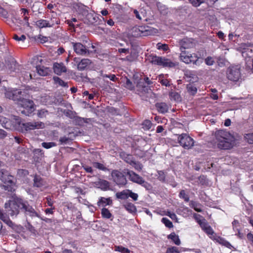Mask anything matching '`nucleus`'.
<instances>
[{"instance_id": "f704fd0d", "label": "nucleus", "mask_w": 253, "mask_h": 253, "mask_svg": "<svg viewBox=\"0 0 253 253\" xmlns=\"http://www.w3.org/2000/svg\"><path fill=\"white\" fill-rule=\"evenodd\" d=\"M22 77L23 78V80L24 81H27L32 79V75L26 71L21 72V76H19V78H21Z\"/></svg>"}, {"instance_id": "b1692460", "label": "nucleus", "mask_w": 253, "mask_h": 253, "mask_svg": "<svg viewBox=\"0 0 253 253\" xmlns=\"http://www.w3.org/2000/svg\"><path fill=\"white\" fill-rule=\"evenodd\" d=\"M112 200L111 198L100 197L97 202V205L98 206L104 207L106 205H112Z\"/></svg>"}, {"instance_id": "3c124183", "label": "nucleus", "mask_w": 253, "mask_h": 253, "mask_svg": "<svg viewBox=\"0 0 253 253\" xmlns=\"http://www.w3.org/2000/svg\"><path fill=\"white\" fill-rule=\"evenodd\" d=\"M129 197L132 198L134 201H136L138 199V195L137 194L133 193L131 190H129L128 192Z\"/></svg>"}, {"instance_id": "20e7f679", "label": "nucleus", "mask_w": 253, "mask_h": 253, "mask_svg": "<svg viewBox=\"0 0 253 253\" xmlns=\"http://www.w3.org/2000/svg\"><path fill=\"white\" fill-rule=\"evenodd\" d=\"M215 136L219 149L227 150L232 147L234 137L229 132L223 129L219 130L215 132Z\"/></svg>"}, {"instance_id": "393cba45", "label": "nucleus", "mask_w": 253, "mask_h": 253, "mask_svg": "<svg viewBox=\"0 0 253 253\" xmlns=\"http://www.w3.org/2000/svg\"><path fill=\"white\" fill-rule=\"evenodd\" d=\"M36 70L39 75L42 76H45L47 75L50 71L49 68L41 66H37L36 67Z\"/></svg>"}, {"instance_id": "a19ab883", "label": "nucleus", "mask_w": 253, "mask_h": 253, "mask_svg": "<svg viewBox=\"0 0 253 253\" xmlns=\"http://www.w3.org/2000/svg\"><path fill=\"white\" fill-rule=\"evenodd\" d=\"M194 6H199L201 3H204L205 0H188Z\"/></svg>"}, {"instance_id": "412c9836", "label": "nucleus", "mask_w": 253, "mask_h": 253, "mask_svg": "<svg viewBox=\"0 0 253 253\" xmlns=\"http://www.w3.org/2000/svg\"><path fill=\"white\" fill-rule=\"evenodd\" d=\"M74 119L76 124L81 126H83L84 123H89L92 120L90 118H84L78 116L74 117Z\"/></svg>"}, {"instance_id": "cd10ccee", "label": "nucleus", "mask_w": 253, "mask_h": 253, "mask_svg": "<svg viewBox=\"0 0 253 253\" xmlns=\"http://www.w3.org/2000/svg\"><path fill=\"white\" fill-rule=\"evenodd\" d=\"M123 206L130 213L135 212L136 211V207L131 203H126Z\"/></svg>"}, {"instance_id": "37998d69", "label": "nucleus", "mask_w": 253, "mask_h": 253, "mask_svg": "<svg viewBox=\"0 0 253 253\" xmlns=\"http://www.w3.org/2000/svg\"><path fill=\"white\" fill-rule=\"evenodd\" d=\"M179 197L184 200L186 202L189 201V198L188 195H187L184 190H181L179 193Z\"/></svg>"}, {"instance_id": "5fc2aeb1", "label": "nucleus", "mask_w": 253, "mask_h": 253, "mask_svg": "<svg viewBox=\"0 0 253 253\" xmlns=\"http://www.w3.org/2000/svg\"><path fill=\"white\" fill-rule=\"evenodd\" d=\"M13 39L17 41L24 42L26 39V36L24 35H22L20 37H19L17 35H14L13 36Z\"/></svg>"}, {"instance_id": "ea45409f", "label": "nucleus", "mask_w": 253, "mask_h": 253, "mask_svg": "<svg viewBox=\"0 0 253 253\" xmlns=\"http://www.w3.org/2000/svg\"><path fill=\"white\" fill-rule=\"evenodd\" d=\"M162 222L165 224L166 226L169 228H171L173 227L172 223L168 218L163 217L162 219Z\"/></svg>"}, {"instance_id": "bb28decb", "label": "nucleus", "mask_w": 253, "mask_h": 253, "mask_svg": "<svg viewBox=\"0 0 253 253\" xmlns=\"http://www.w3.org/2000/svg\"><path fill=\"white\" fill-rule=\"evenodd\" d=\"M36 25L40 28L52 27V25H50L47 21L43 19L37 21L36 22Z\"/></svg>"}, {"instance_id": "49530a36", "label": "nucleus", "mask_w": 253, "mask_h": 253, "mask_svg": "<svg viewBox=\"0 0 253 253\" xmlns=\"http://www.w3.org/2000/svg\"><path fill=\"white\" fill-rule=\"evenodd\" d=\"M193 217L199 224L203 221V219H205L202 216L196 213H194Z\"/></svg>"}, {"instance_id": "f03ea898", "label": "nucleus", "mask_w": 253, "mask_h": 253, "mask_svg": "<svg viewBox=\"0 0 253 253\" xmlns=\"http://www.w3.org/2000/svg\"><path fill=\"white\" fill-rule=\"evenodd\" d=\"M14 120L15 125L11 124V122L8 119L3 118H0V124L2 127L6 129H12L20 127L21 131L23 132L34 130L35 129L43 128L44 127V124L41 122H30L21 123L19 117L14 116Z\"/></svg>"}, {"instance_id": "bf43d9fd", "label": "nucleus", "mask_w": 253, "mask_h": 253, "mask_svg": "<svg viewBox=\"0 0 253 253\" xmlns=\"http://www.w3.org/2000/svg\"><path fill=\"white\" fill-rule=\"evenodd\" d=\"M70 139L68 137L66 136L61 137L59 139V141L61 144H67L69 142Z\"/></svg>"}, {"instance_id": "680f3d73", "label": "nucleus", "mask_w": 253, "mask_h": 253, "mask_svg": "<svg viewBox=\"0 0 253 253\" xmlns=\"http://www.w3.org/2000/svg\"><path fill=\"white\" fill-rule=\"evenodd\" d=\"M208 235H212L214 232L210 226H209L204 230Z\"/></svg>"}, {"instance_id": "0e129e2a", "label": "nucleus", "mask_w": 253, "mask_h": 253, "mask_svg": "<svg viewBox=\"0 0 253 253\" xmlns=\"http://www.w3.org/2000/svg\"><path fill=\"white\" fill-rule=\"evenodd\" d=\"M247 239L253 247V234L251 233H248L247 234Z\"/></svg>"}, {"instance_id": "4d7b16f0", "label": "nucleus", "mask_w": 253, "mask_h": 253, "mask_svg": "<svg viewBox=\"0 0 253 253\" xmlns=\"http://www.w3.org/2000/svg\"><path fill=\"white\" fill-rule=\"evenodd\" d=\"M214 61L211 57H208L205 59V63L208 65H212Z\"/></svg>"}, {"instance_id": "72a5a7b5", "label": "nucleus", "mask_w": 253, "mask_h": 253, "mask_svg": "<svg viewBox=\"0 0 253 253\" xmlns=\"http://www.w3.org/2000/svg\"><path fill=\"white\" fill-rule=\"evenodd\" d=\"M54 82L58 84L59 85L63 86V87H68V84L67 83L65 82L62 80H61L60 78L57 77H55L53 78Z\"/></svg>"}, {"instance_id": "13d9d810", "label": "nucleus", "mask_w": 253, "mask_h": 253, "mask_svg": "<svg viewBox=\"0 0 253 253\" xmlns=\"http://www.w3.org/2000/svg\"><path fill=\"white\" fill-rule=\"evenodd\" d=\"M158 173V179L161 181H164L165 179V174L163 171H159Z\"/></svg>"}, {"instance_id": "7c9ffc66", "label": "nucleus", "mask_w": 253, "mask_h": 253, "mask_svg": "<svg viewBox=\"0 0 253 253\" xmlns=\"http://www.w3.org/2000/svg\"><path fill=\"white\" fill-rule=\"evenodd\" d=\"M101 215L103 218L109 219L112 216V214L106 208H103L101 210Z\"/></svg>"}, {"instance_id": "58836bf2", "label": "nucleus", "mask_w": 253, "mask_h": 253, "mask_svg": "<svg viewBox=\"0 0 253 253\" xmlns=\"http://www.w3.org/2000/svg\"><path fill=\"white\" fill-rule=\"evenodd\" d=\"M101 76L104 79L105 78H109L110 80L112 81H115L116 79H117L116 76L115 75L112 74H103L102 72H101Z\"/></svg>"}, {"instance_id": "c03bdc74", "label": "nucleus", "mask_w": 253, "mask_h": 253, "mask_svg": "<svg viewBox=\"0 0 253 253\" xmlns=\"http://www.w3.org/2000/svg\"><path fill=\"white\" fill-rule=\"evenodd\" d=\"M29 174V172L26 169H19L17 170V174L19 176H25L26 175H27Z\"/></svg>"}, {"instance_id": "4c0bfd02", "label": "nucleus", "mask_w": 253, "mask_h": 253, "mask_svg": "<svg viewBox=\"0 0 253 253\" xmlns=\"http://www.w3.org/2000/svg\"><path fill=\"white\" fill-rule=\"evenodd\" d=\"M42 145L43 147L45 149H49L51 147L56 146V144L53 142H42Z\"/></svg>"}, {"instance_id": "864d4df0", "label": "nucleus", "mask_w": 253, "mask_h": 253, "mask_svg": "<svg viewBox=\"0 0 253 253\" xmlns=\"http://www.w3.org/2000/svg\"><path fill=\"white\" fill-rule=\"evenodd\" d=\"M82 167L85 170V171L86 172L90 173L91 174L93 173V170L91 167L88 166L86 165H83Z\"/></svg>"}, {"instance_id": "338daca9", "label": "nucleus", "mask_w": 253, "mask_h": 253, "mask_svg": "<svg viewBox=\"0 0 253 253\" xmlns=\"http://www.w3.org/2000/svg\"><path fill=\"white\" fill-rule=\"evenodd\" d=\"M118 52L120 53H128L129 52V49L128 48H119L118 49Z\"/></svg>"}, {"instance_id": "ddd939ff", "label": "nucleus", "mask_w": 253, "mask_h": 253, "mask_svg": "<svg viewBox=\"0 0 253 253\" xmlns=\"http://www.w3.org/2000/svg\"><path fill=\"white\" fill-rule=\"evenodd\" d=\"M151 62L153 64L164 67H172L173 66V63L169 59L156 56L152 57Z\"/></svg>"}, {"instance_id": "8fccbe9b", "label": "nucleus", "mask_w": 253, "mask_h": 253, "mask_svg": "<svg viewBox=\"0 0 253 253\" xmlns=\"http://www.w3.org/2000/svg\"><path fill=\"white\" fill-rule=\"evenodd\" d=\"M17 63L14 60H12L10 63V66L8 65V68L12 71H15L16 69V66H17Z\"/></svg>"}, {"instance_id": "f257e3e1", "label": "nucleus", "mask_w": 253, "mask_h": 253, "mask_svg": "<svg viewBox=\"0 0 253 253\" xmlns=\"http://www.w3.org/2000/svg\"><path fill=\"white\" fill-rule=\"evenodd\" d=\"M4 208L11 216H16L20 211H21L26 216L41 218L39 214L32 206L28 204L27 201H24L19 198H14L12 200L6 202L4 204Z\"/></svg>"}, {"instance_id": "dca6fc26", "label": "nucleus", "mask_w": 253, "mask_h": 253, "mask_svg": "<svg viewBox=\"0 0 253 253\" xmlns=\"http://www.w3.org/2000/svg\"><path fill=\"white\" fill-rule=\"evenodd\" d=\"M252 46L251 43H242L240 44L239 50L242 53L243 56H248L249 52H252V49H250L249 47Z\"/></svg>"}, {"instance_id": "39448f33", "label": "nucleus", "mask_w": 253, "mask_h": 253, "mask_svg": "<svg viewBox=\"0 0 253 253\" xmlns=\"http://www.w3.org/2000/svg\"><path fill=\"white\" fill-rule=\"evenodd\" d=\"M0 179L5 185L1 186L4 190L12 192L14 190L16 180L13 176L5 169H0Z\"/></svg>"}, {"instance_id": "423d86ee", "label": "nucleus", "mask_w": 253, "mask_h": 253, "mask_svg": "<svg viewBox=\"0 0 253 253\" xmlns=\"http://www.w3.org/2000/svg\"><path fill=\"white\" fill-rule=\"evenodd\" d=\"M227 78L233 82H237L241 78V66L235 65L229 67L227 70Z\"/></svg>"}, {"instance_id": "9d476101", "label": "nucleus", "mask_w": 253, "mask_h": 253, "mask_svg": "<svg viewBox=\"0 0 253 253\" xmlns=\"http://www.w3.org/2000/svg\"><path fill=\"white\" fill-rule=\"evenodd\" d=\"M180 60L186 63L189 64L192 63L194 64H199L198 58L195 54H191L185 50L181 51L179 56Z\"/></svg>"}, {"instance_id": "de8ad7c7", "label": "nucleus", "mask_w": 253, "mask_h": 253, "mask_svg": "<svg viewBox=\"0 0 253 253\" xmlns=\"http://www.w3.org/2000/svg\"><path fill=\"white\" fill-rule=\"evenodd\" d=\"M157 48L158 49H162L164 51H167L168 49V45L166 44L158 43L157 44Z\"/></svg>"}, {"instance_id": "473e14b6", "label": "nucleus", "mask_w": 253, "mask_h": 253, "mask_svg": "<svg viewBox=\"0 0 253 253\" xmlns=\"http://www.w3.org/2000/svg\"><path fill=\"white\" fill-rule=\"evenodd\" d=\"M48 114V111L45 109L38 110L37 116L40 118H45Z\"/></svg>"}, {"instance_id": "e2e57ef3", "label": "nucleus", "mask_w": 253, "mask_h": 253, "mask_svg": "<svg viewBox=\"0 0 253 253\" xmlns=\"http://www.w3.org/2000/svg\"><path fill=\"white\" fill-rule=\"evenodd\" d=\"M220 244L223 245L224 246H225V247L228 248H230L232 246L230 244L229 242L225 241V240H223L222 239H220Z\"/></svg>"}, {"instance_id": "6e6d98bb", "label": "nucleus", "mask_w": 253, "mask_h": 253, "mask_svg": "<svg viewBox=\"0 0 253 253\" xmlns=\"http://www.w3.org/2000/svg\"><path fill=\"white\" fill-rule=\"evenodd\" d=\"M86 17L89 20V22L90 24H93L96 21V18L93 17V15L91 13H89L86 15Z\"/></svg>"}, {"instance_id": "2f4dec72", "label": "nucleus", "mask_w": 253, "mask_h": 253, "mask_svg": "<svg viewBox=\"0 0 253 253\" xmlns=\"http://www.w3.org/2000/svg\"><path fill=\"white\" fill-rule=\"evenodd\" d=\"M115 251L121 252V253H130V250L122 246H115Z\"/></svg>"}, {"instance_id": "052dcab7", "label": "nucleus", "mask_w": 253, "mask_h": 253, "mask_svg": "<svg viewBox=\"0 0 253 253\" xmlns=\"http://www.w3.org/2000/svg\"><path fill=\"white\" fill-rule=\"evenodd\" d=\"M0 14L4 18H7L8 17L7 11L1 7H0Z\"/></svg>"}, {"instance_id": "0eeeda50", "label": "nucleus", "mask_w": 253, "mask_h": 253, "mask_svg": "<svg viewBox=\"0 0 253 253\" xmlns=\"http://www.w3.org/2000/svg\"><path fill=\"white\" fill-rule=\"evenodd\" d=\"M126 171V173L129 176V179L130 181L142 185L147 189L150 188V185L147 182L145 181L142 177L132 170L127 169Z\"/></svg>"}, {"instance_id": "69168bd1", "label": "nucleus", "mask_w": 253, "mask_h": 253, "mask_svg": "<svg viewBox=\"0 0 253 253\" xmlns=\"http://www.w3.org/2000/svg\"><path fill=\"white\" fill-rule=\"evenodd\" d=\"M7 136V133L2 129H0V139H3Z\"/></svg>"}, {"instance_id": "1a4fd4ad", "label": "nucleus", "mask_w": 253, "mask_h": 253, "mask_svg": "<svg viewBox=\"0 0 253 253\" xmlns=\"http://www.w3.org/2000/svg\"><path fill=\"white\" fill-rule=\"evenodd\" d=\"M112 180L119 186H125L127 183V180L122 172L118 170H113L111 172Z\"/></svg>"}, {"instance_id": "5701e85b", "label": "nucleus", "mask_w": 253, "mask_h": 253, "mask_svg": "<svg viewBox=\"0 0 253 253\" xmlns=\"http://www.w3.org/2000/svg\"><path fill=\"white\" fill-rule=\"evenodd\" d=\"M184 75H185V78L186 80H187V81L188 82H194L196 81L197 80V77L192 71H188V70L186 71L184 73Z\"/></svg>"}, {"instance_id": "e433bc0d", "label": "nucleus", "mask_w": 253, "mask_h": 253, "mask_svg": "<svg viewBox=\"0 0 253 253\" xmlns=\"http://www.w3.org/2000/svg\"><path fill=\"white\" fill-rule=\"evenodd\" d=\"M130 163H131V165L132 167H133L135 169H136L138 171L141 170V169L143 168V166L139 162L134 161V162H130Z\"/></svg>"}, {"instance_id": "6ab92c4d", "label": "nucleus", "mask_w": 253, "mask_h": 253, "mask_svg": "<svg viewBox=\"0 0 253 253\" xmlns=\"http://www.w3.org/2000/svg\"><path fill=\"white\" fill-rule=\"evenodd\" d=\"M0 219L9 227H12L13 223L10 220L8 215L4 213L2 210L0 208Z\"/></svg>"}, {"instance_id": "09e8293b", "label": "nucleus", "mask_w": 253, "mask_h": 253, "mask_svg": "<svg viewBox=\"0 0 253 253\" xmlns=\"http://www.w3.org/2000/svg\"><path fill=\"white\" fill-rule=\"evenodd\" d=\"M142 125L143 126V127L145 128L146 129H149L151 127L152 123L149 120H146L143 122Z\"/></svg>"}, {"instance_id": "f8f14e48", "label": "nucleus", "mask_w": 253, "mask_h": 253, "mask_svg": "<svg viewBox=\"0 0 253 253\" xmlns=\"http://www.w3.org/2000/svg\"><path fill=\"white\" fill-rule=\"evenodd\" d=\"M74 51L79 55L85 56L89 55L92 52L88 49V47L81 42H72Z\"/></svg>"}, {"instance_id": "79ce46f5", "label": "nucleus", "mask_w": 253, "mask_h": 253, "mask_svg": "<svg viewBox=\"0 0 253 253\" xmlns=\"http://www.w3.org/2000/svg\"><path fill=\"white\" fill-rule=\"evenodd\" d=\"M125 87L130 90H132L134 88V86L132 82L128 78L126 79V82L125 84Z\"/></svg>"}, {"instance_id": "a878e982", "label": "nucleus", "mask_w": 253, "mask_h": 253, "mask_svg": "<svg viewBox=\"0 0 253 253\" xmlns=\"http://www.w3.org/2000/svg\"><path fill=\"white\" fill-rule=\"evenodd\" d=\"M129 189L124 190L121 192H117L116 194V197L117 199L125 200L129 197Z\"/></svg>"}, {"instance_id": "7ed1b4c3", "label": "nucleus", "mask_w": 253, "mask_h": 253, "mask_svg": "<svg viewBox=\"0 0 253 253\" xmlns=\"http://www.w3.org/2000/svg\"><path fill=\"white\" fill-rule=\"evenodd\" d=\"M22 92L19 89L7 90L5 92L6 98L14 101H17L21 107L19 111L26 116H29L35 110L34 103L32 100L23 98Z\"/></svg>"}, {"instance_id": "a18cd8bd", "label": "nucleus", "mask_w": 253, "mask_h": 253, "mask_svg": "<svg viewBox=\"0 0 253 253\" xmlns=\"http://www.w3.org/2000/svg\"><path fill=\"white\" fill-rule=\"evenodd\" d=\"M245 138L250 144H253V133L247 134Z\"/></svg>"}, {"instance_id": "a211bd4d", "label": "nucleus", "mask_w": 253, "mask_h": 253, "mask_svg": "<svg viewBox=\"0 0 253 253\" xmlns=\"http://www.w3.org/2000/svg\"><path fill=\"white\" fill-rule=\"evenodd\" d=\"M91 64V61L90 59L87 58H83L81 60V61H80L78 65L77 69L80 71H84Z\"/></svg>"}, {"instance_id": "4468645a", "label": "nucleus", "mask_w": 253, "mask_h": 253, "mask_svg": "<svg viewBox=\"0 0 253 253\" xmlns=\"http://www.w3.org/2000/svg\"><path fill=\"white\" fill-rule=\"evenodd\" d=\"M196 43L192 39L185 38L179 42V45L181 51H183L182 49H189L194 47Z\"/></svg>"}, {"instance_id": "2eb2a0df", "label": "nucleus", "mask_w": 253, "mask_h": 253, "mask_svg": "<svg viewBox=\"0 0 253 253\" xmlns=\"http://www.w3.org/2000/svg\"><path fill=\"white\" fill-rule=\"evenodd\" d=\"M95 186L101 189L103 191H107L111 190L110 183L107 180L99 178L98 180L94 182Z\"/></svg>"}, {"instance_id": "774afa93", "label": "nucleus", "mask_w": 253, "mask_h": 253, "mask_svg": "<svg viewBox=\"0 0 253 253\" xmlns=\"http://www.w3.org/2000/svg\"><path fill=\"white\" fill-rule=\"evenodd\" d=\"M161 84L163 85H164L166 86H169L170 84L169 83V82L167 80H162L161 82Z\"/></svg>"}, {"instance_id": "9b49d317", "label": "nucleus", "mask_w": 253, "mask_h": 253, "mask_svg": "<svg viewBox=\"0 0 253 253\" xmlns=\"http://www.w3.org/2000/svg\"><path fill=\"white\" fill-rule=\"evenodd\" d=\"M150 34L151 31L148 27L135 26L131 29V35L134 37H144Z\"/></svg>"}, {"instance_id": "603ef678", "label": "nucleus", "mask_w": 253, "mask_h": 253, "mask_svg": "<svg viewBox=\"0 0 253 253\" xmlns=\"http://www.w3.org/2000/svg\"><path fill=\"white\" fill-rule=\"evenodd\" d=\"M199 225L203 230H204L206 228L210 226L205 219H203V221L201 222Z\"/></svg>"}, {"instance_id": "c85d7f7f", "label": "nucleus", "mask_w": 253, "mask_h": 253, "mask_svg": "<svg viewBox=\"0 0 253 253\" xmlns=\"http://www.w3.org/2000/svg\"><path fill=\"white\" fill-rule=\"evenodd\" d=\"M190 206L191 208L194 209L195 211H196L197 212H202V210L201 209L202 205L197 202L193 201H191L190 202Z\"/></svg>"}, {"instance_id": "f3484780", "label": "nucleus", "mask_w": 253, "mask_h": 253, "mask_svg": "<svg viewBox=\"0 0 253 253\" xmlns=\"http://www.w3.org/2000/svg\"><path fill=\"white\" fill-rule=\"evenodd\" d=\"M53 68L54 72L58 75H60L62 73H65L67 70L66 67L62 63H54Z\"/></svg>"}, {"instance_id": "6e6552de", "label": "nucleus", "mask_w": 253, "mask_h": 253, "mask_svg": "<svg viewBox=\"0 0 253 253\" xmlns=\"http://www.w3.org/2000/svg\"><path fill=\"white\" fill-rule=\"evenodd\" d=\"M177 142L180 146L186 149L191 148L194 144V140L186 133L178 135Z\"/></svg>"}, {"instance_id": "c756f323", "label": "nucleus", "mask_w": 253, "mask_h": 253, "mask_svg": "<svg viewBox=\"0 0 253 253\" xmlns=\"http://www.w3.org/2000/svg\"><path fill=\"white\" fill-rule=\"evenodd\" d=\"M93 167L96 169L103 171H107L108 169L103 164L98 162H93L92 163Z\"/></svg>"}, {"instance_id": "c9c22d12", "label": "nucleus", "mask_w": 253, "mask_h": 253, "mask_svg": "<svg viewBox=\"0 0 253 253\" xmlns=\"http://www.w3.org/2000/svg\"><path fill=\"white\" fill-rule=\"evenodd\" d=\"M188 92L192 95H194L197 91V88L191 84H189L187 86Z\"/></svg>"}, {"instance_id": "aec40b11", "label": "nucleus", "mask_w": 253, "mask_h": 253, "mask_svg": "<svg viewBox=\"0 0 253 253\" xmlns=\"http://www.w3.org/2000/svg\"><path fill=\"white\" fill-rule=\"evenodd\" d=\"M33 181L34 187L39 188L45 185V181L40 175H35L34 176Z\"/></svg>"}, {"instance_id": "4be33fe9", "label": "nucleus", "mask_w": 253, "mask_h": 253, "mask_svg": "<svg viewBox=\"0 0 253 253\" xmlns=\"http://www.w3.org/2000/svg\"><path fill=\"white\" fill-rule=\"evenodd\" d=\"M156 107L159 113L163 114L167 112L169 110L168 105L166 103L163 102L157 103L156 104Z\"/></svg>"}]
</instances>
